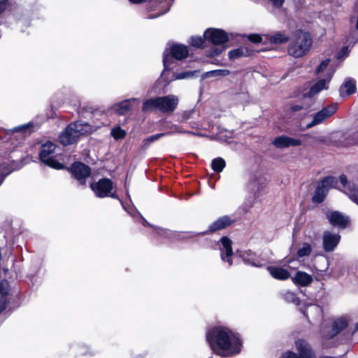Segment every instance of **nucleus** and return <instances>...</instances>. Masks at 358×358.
<instances>
[{
    "label": "nucleus",
    "mask_w": 358,
    "mask_h": 358,
    "mask_svg": "<svg viewBox=\"0 0 358 358\" xmlns=\"http://www.w3.org/2000/svg\"><path fill=\"white\" fill-rule=\"evenodd\" d=\"M212 169L216 172H221L225 166V161L221 157H217L212 161Z\"/></svg>",
    "instance_id": "473e14b6"
},
{
    "label": "nucleus",
    "mask_w": 358,
    "mask_h": 358,
    "mask_svg": "<svg viewBox=\"0 0 358 358\" xmlns=\"http://www.w3.org/2000/svg\"><path fill=\"white\" fill-rule=\"evenodd\" d=\"M69 129H73L80 136L84 134H90L93 131V127L85 122H76L69 124Z\"/></svg>",
    "instance_id": "393cba45"
},
{
    "label": "nucleus",
    "mask_w": 358,
    "mask_h": 358,
    "mask_svg": "<svg viewBox=\"0 0 358 358\" xmlns=\"http://www.w3.org/2000/svg\"><path fill=\"white\" fill-rule=\"evenodd\" d=\"M193 73L191 71H187L184 73H178L175 76V79H184L187 77L192 76Z\"/></svg>",
    "instance_id": "de8ad7c7"
},
{
    "label": "nucleus",
    "mask_w": 358,
    "mask_h": 358,
    "mask_svg": "<svg viewBox=\"0 0 358 358\" xmlns=\"http://www.w3.org/2000/svg\"><path fill=\"white\" fill-rule=\"evenodd\" d=\"M305 107L303 104L292 103L289 106V110L291 112H297L304 109Z\"/></svg>",
    "instance_id": "a18cd8bd"
},
{
    "label": "nucleus",
    "mask_w": 358,
    "mask_h": 358,
    "mask_svg": "<svg viewBox=\"0 0 358 358\" xmlns=\"http://www.w3.org/2000/svg\"><path fill=\"white\" fill-rule=\"evenodd\" d=\"M336 103H332L324 107L313 115L312 121L307 124V128H312L316 125L321 124L329 119L337 110Z\"/></svg>",
    "instance_id": "1a4fd4ad"
},
{
    "label": "nucleus",
    "mask_w": 358,
    "mask_h": 358,
    "mask_svg": "<svg viewBox=\"0 0 358 358\" xmlns=\"http://www.w3.org/2000/svg\"><path fill=\"white\" fill-rule=\"evenodd\" d=\"M188 56L187 46L181 44H172L166 48L164 52L163 63L164 70H170L174 67L175 61L181 60Z\"/></svg>",
    "instance_id": "20e7f679"
},
{
    "label": "nucleus",
    "mask_w": 358,
    "mask_h": 358,
    "mask_svg": "<svg viewBox=\"0 0 358 358\" xmlns=\"http://www.w3.org/2000/svg\"><path fill=\"white\" fill-rule=\"evenodd\" d=\"M268 39L271 43L282 44L286 43L289 40V37L285 34L278 31L272 35H268Z\"/></svg>",
    "instance_id": "c85d7f7f"
},
{
    "label": "nucleus",
    "mask_w": 358,
    "mask_h": 358,
    "mask_svg": "<svg viewBox=\"0 0 358 358\" xmlns=\"http://www.w3.org/2000/svg\"><path fill=\"white\" fill-rule=\"evenodd\" d=\"M166 135V133H159L148 137L143 141V145L145 148L148 147L152 143L159 140Z\"/></svg>",
    "instance_id": "c9c22d12"
},
{
    "label": "nucleus",
    "mask_w": 358,
    "mask_h": 358,
    "mask_svg": "<svg viewBox=\"0 0 358 358\" xmlns=\"http://www.w3.org/2000/svg\"><path fill=\"white\" fill-rule=\"evenodd\" d=\"M90 187L97 197L118 198L115 192H113V182L108 178H102L96 182H92L90 185Z\"/></svg>",
    "instance_id": "423d86ee"
},
{
    "label": "nucleus",
    "mask_w": 358,
    "mask_h": 358,
    "mask_svg": "<svg viewBox=\"0 0 358 358\" xmlns=\"http://www.w3.org/2000/svg\"><path fill=\"white\" fill-rule=\"evenodd\" d=\"M292 281L296 285H299L301 286H307L312 282L313 277L312 275L306 273V272L298 271L292 278Z\"/></svg>",
    "instance_id": "a878e982"
},
{
    "label": "nucleus",
    "mask_w": 358,
    "mask_h": 358,
    "mask_svg": "<svg viewBox=\"0 0 358 358\" xmlns=\"http://www.w3.org/2000/svg\"><path fill=\"white\" fill-rule=\"evenodd\" d=\"M284 298L289 302H292L295 304H299V299L296 297V294L292 292L287 291L284 294Z\"/></svg>",
    "instance_id": "58836bf2"
},
{
    "label": "nucleus",
    "mask_w": 358,
    "mask_h": 358,
    "mask_svg": "<svg viewBox=\"0 0 358 358\" xmlns=\"http://www.w3.org/2000/svg\"><path fill=\"white\" fill-rule=\"evenodd\" d=\"M338 185L337 178L329 176L322 180L317 185L315 194L313 196V202L316 203H322L329 190L331 188H336Z\"/></svg>",
    "instance_id": "0eeeda50"
},
{
    "label": "nucleus",
    "mask_w": 358,
    "mask_h": 358,
    "mask_svg": "<svg viewBox=\"0 0 358 358\" xmlns=\"http://www.w3.org/2000/svg\"><path fill=\"white\" fill-rule=\"evenodd\" d=\"M356 173H357V176H358V169H356Z\"/></svg>",
    "instance_id": "052dcab7"
},
{
    "label": "nucleus",
    "mask_w": 358,
    "mask_h": 358,
    "mask_svg": "<svg viewBox=\"0 0 358 358\" xmlns=\"http://www.w3.org/2000/svg\"><path fill=\"white\" fill-rule=\"evenodd\" d=\"M335 69H329L326 77L318 80L310 89L308 94L309 96H314L324 90L329 88V84L334 74Z\"/></svg>",
    "instance_id": "f8f14e48"
},
{
    "label": "nucleus",
    "mask_w": 358,
    "mask_h": 358,
    "mask_svg": "<svg viewBox=\"0 0 358 358\" xmlns=\"http://www.w3.org/2000/svg\"><path fill=\"white\" fill-rule=\"evenodd\" d=\"M194 110L184 111L181 115L180 119H178V121L181 122H186L192 117V115L194 113Z\"/></svg>",
    "instance_id": "a19ab883"
},
{
    "label": "nucleus",
    "mask_w": 358,
    "mask_h": 358,
    "mask_svg": "<svg viewBox=\"0 0 358 358\" xmlns=\"http://www.w3.org/2000/svg\"><path fill=\"white\" fill-rule=\"evenodd\" d=\"M272 144L277 148L283 149L289 146H299L302 141L299 138H294L286 135H282L275 138Z\"/></svg>",
    "instance_id": "f3484780"
},
{
    "label": "nucleus",
    "mask_w": 358,
    "mask_h": 358,
    "mask_svg": "<svg viewBox=\"0 0 358 358\" xmlns=\"http://www.w3.org/2000/svg\"><path fill=\"white\" fill-rule=\"evenodd\" d=\"M312 251L311 245L309 243H305L302 247L298 250L297 255L299 257L308 256Z\"/></svg>",
    "instance_id": "e433bc0d"
},
{
    "label": "nucleus",
    "mask_w": 358,
    "mask_h": 358,
    "mask_svg": "<svg viewBox=\"0 0 358 358\" xmlns=\"http://www.w3.org/2000/svg\"><path fill=\"white\" fill-rule=\"evenodd\" d=\"M326 358H334V357H326Z\"/></svg>",
    "instance_id": "680f3d73"
},
{
    "label": "nucleus",
    "mask_w": 358,
    "mask_h": 358,
    "mask_svg": "<svg viewBox=\"0 0 358 358\" xmlns=\"http://www.w3.org/2000/svg\"><path fill=\"white\" fill-rule=\"evenodd\" d=\"M133 217H135V213H129Z\"/></svg>",
    "instance_id": "bf43d9fd"
},
{
    "label": "nucleus",
    "mask_w": 358,
    "mask_h": 358,
    "mask_svg": "<svg viewBox=\"0 0 358 358\" xmlns=\"http://www.w3.org/2000/svg\"><path fill=\"white\" fill-rule=\"evenodd\" d=\"M241 257L244 262L252 266L259 267L264 264L256 255L250 250L243 252Z\"/></svg>",
    "instance_id": "bb28decb"
},
{
    "label": "nucleus",
    "mask_w": 358,
    "mask_h": 358,
    "mask_svg": "<svg viewBox=\"0 0 358 358\" xmlns=\"http://www.w3.org/2000/svg\"><path fill=\"white\" fill-rule=\"evenodd\" d=\"M32 126V124L31 123H28V124H23V125H21V126H19V127H15L13 131H25L27 129L31 127Z\"/></svg>",
    "instance_id": "8fccbe9b"
},
{
    "label": "nucleus",
    "mask_w": 358,
    "mask_h": 358,
    "mask_svg": "<svg viewBox=\"0 0 358 358\" xmlns=\"http://www.w3.org/2000/svg\"><path fill=\"white\" fill-rule=\"evenodd\" d=\"M235 222L234 219L231 218L229 216H223L218 218L213 223L209 226V231H215L217 230L223 229Z\"/></svg>",
    "instance_id": "5701e85b"
},
{
    "label": "nucleus",
    "mask_w": 358,
    "mask_h": 358,
    "mask_svg": "<svg viewBox=\"0 0 358 358\" xmlns=\"http://www.w3.org/2000/svg\"><path fill=\"white\" fill-rule=\"evenodd\" d=\"M8 0H0V15L7 9Z\"/></svg>",
    "instance_id": "3c124183"
},
{
    "label": "nucleus",
    "mask_w": 358,
    "mask_h": 358,
    "mask_svg": "<svg viewBox=\"0 0 358 358\" xmlns=\"http://www.w3.org/2000/svg\"><path fill=\"white\" fill-rule=\"evenodd\" d=\"M229 71L227 69H219L208 72V74L216 76H226L229 74Z\"/></svg>",
    "instance_id": "79ce46f5"
},
{
    "label": "nucleus",
    "mask_w": 358,
    "mask_h": 358,
    "mask_svg": "<svg viewBox=\"0 0 358 358\" xmlns=\"http://www.w3.org/2000/svg\"><path fill=\"white\" fill-rule=\"evenodd\" d=\"M141 220H142V224L145 226L147 224H148V222L143 218L141 217Z\"/></svg>",
    "instance_id": "4d7b16f0"
},
{
    "label": "nucleus",
    "mask_w": 358,
    "mask_h": 358,
    "mask_svg": "<svg viewBox=\"0 0 358 358\" xmlns=\"http://www.w3.org/2000/svg\"><path fill=\"white\" fill-rule=\"evenodd\" d=\"M342 137L343 140L341 141L339 143V145L341 146H348L350 145L358 143V140L355 139V137L352 139H348V135L345 134H341V133H336L334 134V138H341Z\"/></svg>",
    "instance_id": "7c9ffc66"
},
{
    "label": "nucleus",
    "mask_w": 358,
    "mask_h": 358,
    "mask_svg": "<svg viewBox=\"0 0 358 358\" xmlns=\"http://www.w3.org/2000/svg\"><path fill=\"white\" fill-rule=\"evenodd\" d=\"M267 270L271 275L277 280H285L290 276L289 272L287 269L282 267L268 266Z\"/></svg>",
    "instance_id": "b1692460"
},
{
    "label": "nucleus",
    "mask_w": 358,
    "mask_h": 358,
    "mask_svg": "<svg viewBox=\"0 0 358 358\" xmlns=\"http://www.w3.org/2000/svg\"><path fill=\"white\" fill-rule=\"evenodd\" d=\"M6 296L0 295V313L5 309L6 306Z\"/></svg>",
    "instance_id": "603ef678"
},
{
    "label": "nucleus",
    "mask_w": 358,
    "mask_h": 358,
    "mask_svg": "<svg viewBox=\"0 0 358 358\" xmlns=\"http://www.w3.org/2000/svg\"><path fill=\"white\" fill-rule=\"evenodd\" d=\"M157 233L161 236H164L168 238L171 237H176L178 239L180 238H192L195 236V234L192 232H187V233H176V232H172L168 230L165 229H158Z\"/></svg>",
    "instance_id": "cd10ccee"
},
{
    "label": "nucleus",
    "mask_w": 358,
    "mask_h": 358,
    "mask_svg": "<svg viewBox=\"0 0 358 358\" xmlns=\"http://www.w3.org/2000/svg\"><path fill=\"white\" fill-rule=\"evenodd\" d=\"M223 50V48L222 49H218V48H215V55H219L222 51Z\"/></svg>",
    "instance_id": "6e6d98bb"
},
{
    "label": "nucleus",
    "mask_w": 358,
    "mask_h": 358,
    "mask_svg": "<svg viewBox=\"0 0 358 358\" xmlns=\"http://www.w3.org/2000/svg\"><path fill=\"white\" fill-rule=\"evenodd\" d=\"M8 289V282L7 280L0 281V295L6 296Z\"/></svg>",
    "instance_id": "37998d69"
},
{
    "label": "nucleus",
    "mask_w": 358,
    "mask_h": 358,
    "mask_svg": "<svg viewBox=\"0 0 358 358\" xmlns=\"http://www.w3.org/2000/svg\"><path fill=\"white\" fill-rule=\"evenodd\" d=\"M248 38L250 41L252 42V43H260L262 42V36L259 34H250L248 36Z\"/></svg>",
    "instance_id": "49530a36"
},
{
    "label": "nucleus",
    "mask_w": 358,
    "mask_h": 358,
    "mask_svg": "<svg viewBox=\"0 0 358 358\" xmlns=\"http://www.w3.org/2000/svg\"><path fill=\"white\" fill-rule=\"evenodd\" d=\"M111 136L115 140L122 139L126 136L127 132L125 130L122 129L120 127H116L112 129L111 130Z\"/></svg>",
    "instance_id": "f704fd0d"
},
{
    "label": "nucleus",
    "mask_w": 358,
    "mask_h": 358,
    "mask_svg": "<svg viewBox=\"0 0 358 358\" xmlns=\"http://www.w3.org/2000/svg\"><path fill=\"white\" fill-rule=\"evenodd\" d=\"M355 330L357 331L358 330V322L356 324V326H355Z\"/></svg>",
    "instance_id": "13d9d810"
},
{
    "label": "nucleus",
    "mask_w": 358,
    "mask_h": 358,
    "mask_svg": "<svg viewBox=\"0 0 358 358\" xmlns=\"http://www.w3.org/2000/svg\"><path fill=\"white\" fill-rule=\"evenodd\" d=\"M272 4L278 8H280L282 6L285 2V0H270Z\"/></svg>",
    "instance_id": "864d4df0"
},
{
    "label": "nucleus",
    "mask_w": 358,
    "mask_h": 358,
    "mask_svg": "<svg viewBox=\"0 0 358 358\" xmlns=\"http://www.w3.org/2000/svg\"><path fill=\"white\" fill-rule=\"evenodd\" d=\"M303 315L309 319V315L314 318L315 317H320L322 315V309L317 305H311L307 308V310L303 311Z\"/></svg>",
    "instance_id": "c756f323"
},
{
    "label": "nucleus",
    "mask_w": 358,
    "mask_h": 358,
    "mask_svg": "<svg viewBox=\"0 0 358 358\" xmlns=\"http://www.w3.org/2000/svg\"><path fill=\"white\" fill-rule=\"evenodd\" d=\"M326 215L330 224L334 227L345 228L349 222L348 217L338 211L327 212Z\"/></svg>",
    "instance_id": "6ab92c4d"
},
{
    "label": "nucleus",
    "mask_w": 358,
    "mask_h": 358,
    "mask_svg": "<svg viewBox=\"0 0 358 358\" xmlns=\"http://www.w3.org/2000/svg\"><path fill=\"white\" fill-rule=\"evenodd\" d=\"M341 236L338 234L324 231L322 237L323 248L326 252L333 251L338 244Z\"/></svg>",
    "instance_id": "a211bd4d"
},
{
    "label": "nucleus",
    "mask_w": 358,
    "mask_h": 358,
    "mask_svg": "<svg viewBox=\"0 0 358 358\" xmlns=\"http://www.w3.org/2000/svg\"><path fill=\"white\" fill-rule=\"evenodd\" d=\"M144 1L145 0H129V1L131 3H140Z\"/></svg>",
    "instance_id": "5fc2aeb1"
},
{
    "label": "nucleus",
    "mask_w": 358,
    "mask_h": 358,
    "mask_svg": "<svg viewBox=\"0 0 358 358\" xmlns=\"http://www.w3.org/2000/svg\"><path fill=\"white\" fill-rule=\"evenodd\" d=\"M342 89H344L346 92L347 95H350L355 92L356 86L355 80L348 79L344 83Z\"/></svg>",
    "instance_id": "72a5a7b5"
},
{
    "label": "nucleus",
    "mask_w": 358,
    "mask_h": 358,
    "mask_svg": "<svg viewBox=\"0 0 358 358\" xmlns=\"http://www.w3.org/2000/svg\"><path fill=\"white\" fill-rule=\"evenodd\" d=\"M220 250L222 260L228 262L231 266L232 264L231 258L233 255L231 241L227 237H222L220 241Z\"/></svg>",
    "instance_id": "dca6fc26"
},
{
    "label": "nucleus",
    "mask_w": 358,
    "mask_h": 358,
    "mask_svg": "<svg viewBox=\"0 0 358 358\" xmlns=\"http://www.w3.org/2000/svg\"><path fill=\"white\" fill-rule=\"evenodd\" d=\"M350 52V50L348 46L343 47L337 55L338 59L345 58L346 57L348 56Z\"/></svg>",
    "instance_id": "c03bdc74"
},
{
    "label": "nucleus",
    "mask_w": 358,
    "mask_h": 358,
    "mask_svg": "<svg viewBox=\"0 0 358 358\" xmlns=\"http://www.w3.org/2000/svg\"><path fill=\"white\" fill-rule=\"evenodd\" d=\"M296 348L299 354L292 352H287L279 358H315V355L311 348L306 341H296Z\"/></svg>",
    "instance_id": "9d476101"
},
{
    "label": "nucleus",
    "mask_w": 358,
    "mask_h": 358,
    "mask_svg": "<svg viewBox=\"0 0 358 358\" xmlns=\"http://www.w3.org/2000/svg\"><path fill=\"white\" fill-rule=\"evenodd\" d=\"M174 0H166V1H159L158 0H151L149 1L150 5V10L155 11L157 10L158 13L157 14H150L148 16V19H154L156 18L169 11L171 6V1H173Z\"/></svg>",
    "instance_id": "2eb2a0df"
},
{
    "label": "nucleus",
    "mask_w": 358,
    "mask_h": 358,
    "mask_svg": "<svg viewBox=\"0 0 358 358\" xmlns=\"http://www.w3.org/2000/svg\"><path fill=\"white\" fill-rule=\"evenodd\" d=\"M173 130L172 131H170V132H166V135H169V134H174V133H189V134H193L192 132H190V131H185L184 130H182L179 128L178 126L177 125H173L172 127H171Z\"/></svg>",
    "instance_id": "09e8293b"
},
{
    "label": "nucleus",
    "mask_w": 358,
    "mask_h": 358,
    "mask_svg": "<svg viewBox=\"0 0 358 358\" xmlns=\"http://www.w3.org/2000/svg\"><path fill=\"white\" fill-rule=\"evenodd\" d=\"M139 100L138 99L132 98L130 99L124 100L114 107V110L119 115H124L127 113L134 105H138Z\"/></svg>",
    "instance_id": "aec40b11"
},
{
    "label": "nucleus",
    "mask_w": 358,
    "mask_h": 358,
    "mask_svg": "<svg viewBox=\"0 0 358 358\" xmlns=\"http://www.w3.org/2000/svg\"><path fill=\"white\" fill-rule=\"evenodd\" d=\"M312 43V38L308 33L298 30L291 36L287 48L288 54L295 58L301 57L308 53Z\"/></svg>",
    "instance_id": "f03ea898"
},
{
    "label": "nucleus",
    "mask_w": 358,
    "mask_h": 358,
    "mask_svg": "<svg viewBox=\"0 0 358 358\" xmlns=\"http://www.w3.org/2000/svg\"><path fill=\"white\" fill-rule=\"evenodd\" d=\"M56 146L51 142H47L42 145L40 152V159L46 165L55 169H63V164L58 162L53 157L52 154L55 150Z\"/></svg>",
    "instance_id": "6e6552de"
},
{
    "label": "nucleus",
    "mask_w": 358,
    "mask_h": 358,
    "mask_svg": "<svg viewBox=\"0 0 358 358\" xmlns=\"http://www.w3.org/2000/svg\"><path fill=\"white\" fill-rule=\"evenodd\" d=\"M178 101V97L172 94L150 99L143 103L142 110L143 111L158 110L162 113H171L176 110Z\"/></svg>",
    "instance_id": "7ed1b4c3"
},
{
    "label": "nucleus",
    "mask_w": 358,
    "mask_h": 358,
    "mask_svg": "<svg viewBox=\"0 0 358 358\" xmlns=\"http://www.w3.org/2000/svg\"><path fill=\"white\" fill-rule=\"evenodd\" d=\"M243 55V50L241 48L234 49L229 52V57L231 59H235L241 57Z\"/></svg>",
    "instance_id": "ea45409f"
},
{
    "label": "nucleus",
    "mask_w": 358,
    "mask_h": 358,
    "mask_svg": "<svg viewBox=\"0 0 358 358\" xmlns=\"http://www.w3.org/2000/svg\"><path fill=\"white\" fill-rule=\"evenodd\" d=\"M350 321V317L348 315H341L334 317L331 319L329 327L326 328L324 323L322 324L321 333L324 337L331 338L347 328Z\"/></svg>",
    "instance_id": "39448f33"
},
{
    "label": "nucleus",
    "mask_w": 358,
    "mask_h": 358,
    "mask_svg": "<svg viewBox=\"0 0 358 358\" xmlns=\"http://www.w3.org/2000/svg\"><path fill=\"white\" fill-rule=\"evenodd\" d=\"M339 181L343 188L342 191L351 201L358 205V187L354 183L348 182V178L345 175L340 176Z\"/></svg>",
    "instance_id": "4468645a"
},
{
    "label": "nucleus",
    "mask_w": 358,
    "mask_h": 358,
    "mask_svg": "<svg viewBox=\"0 0 358 358\" xmlns=\"http://www.w3.org/2000/svg\"><path fill=\"white\" fill-rule=\"evenodd\" d=\"M206 339L213 351L222 357L238 354L242 342L238 336L226 327H215L206 334Z\"/></svg>",
    "instance_id": "f257e3e1"
},
{
    "label": "nucleus",
    "mask_w": 358,
    "mask_h": 358,
    "mask_svg": "<svg viewBox=\"0 0 358 358\" xmlns=\"http://www.w3.org/2000/svg\"><path fill=\"white\" fill-rule=\"evenodd\" d=\"M330 63L329 59H326L324 61L321 62L320 66L317 67L316 70V73L317 75H324V78L326 77V73L327 72V70L329 69H334L333 68L329 67Z\"/></svg>",
    "instance_id": "2f4dec72"
},
{
    "label": "nucleus",
    "mask_w": 358,
    "mask_h": 358,
    "mask_svg": "<svg viewBox=\"0 0 358 358\" xmlns=\"http://www.w3.org/2000/svg\"><path fill=\"white\" fill-rule=\"evenodd\" d=\"M266 182L264 179L261 177L255 176L251 178L250 182L248 185V190L253 194V196L255 198L258 196V193L265 187Z\"/></svg>",
    "instance_id": "4be33fe9"
},
{
    "label": "nucleus",
    "mask_w": 358,
    "mask_h": 358,
    "mask_svg": "<svg viewBox=\"0 0 358 358\" xmlns=\"http://www.w3.org/2000/svg\"><path fill=\"white\" fill-rule=\"evenodd\" d=\"M70 171L81 185L85 183V179L88 178L91 173L90 167L80 162L74 163L71 167Z\"/></svg>",
    "instance_id": "ddd939ff"
},
{
    "label": "nucleus",
    "mask_w": 358,
    "mask_h": 358,
    "mask_svg": "<svg viewBox=\"0 0 358 358\" xmlns=\"http://www.w3.org/2000/svg\"><path fill=\"white\" fill-rule=\"evenodd\" d=\"M204 38L214 45H222L229 39V35L220 29L209 28L203 34Z\"/></svg>",
    "instance_id": "9b49d317"
},
{
    "label": "nucleus",
    "mask_w": 358,
    "mask_h": 358,
    "mask_svg": "<svg viewBox=\"0 0 358 358\" xmlns=\"http://www.w3.org/2000/svg\"><path fill=\"white\" fill-rule=\"evenodd\" d=\"M80 135L73 129H69V125L66 127L64 131H63L59 136V139L63 145L73 144L77 141Z\"/></svg>",
    "instance_id": "412c9836"
},
{
    "label": "nucleus",
    "mask_w": 358,
    "mask_h": 358,
    "mask_svg": "<svg viewBox=\"0 0 358 358\" xmlns=\"http://www.w3.org/2000/svg\"><path fill=\"white\" fill-rule=\"evenodd\" d=\"M191 45L196 48H201L204 43V39L201 36H194L190 38Z\"/></svg>",
    "instance_id": "4c0bfd02"
}]
</instances>
